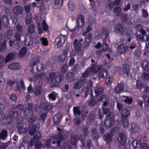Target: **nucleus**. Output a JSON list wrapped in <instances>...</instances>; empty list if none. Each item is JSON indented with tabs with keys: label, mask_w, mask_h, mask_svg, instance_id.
<instances>
[{
	"label": "nucleus",
	"mask_w": 149,
	"mask_h": 149,
	"mask_svg": "<svg viewBox=\"0 0 149 149\" xmlns=\"http://www.w3.org/2000/svg\"><path fill=\"white\" fill-rule=\"evenodd\" d=\"M130 111L127 108L122 109L121 111V119L123 126L127 128L129 125L128 117L130 116Z\"/></svg>",
	"instance_id": "obj_1"
},
{
	"label": "nucleus",
	"mask_w": 149,
	"mask_h": 149,
	"mask_svg": "<svg viewBox=\"0 0 149 149\" xmlns=\"http://www.w3.org/2000/svg\"><path fill=\"white\" fill-rule=\"evenodd\" d=\"M76 24V26L73 29H69V31L72 32L75 31L76 29L79 31L81 28L84 26L85 24V20L83 15L80 14H78L77 15Z\"/></svg>",
	"instance_id": "obj_2"
},
{
	"label": "nucleus",
	"mask_w": 149,
	"mask_h": 149,
	"mask_svg": "<svg viewBox=\"0 0 149 149\" xmlns=\"http://www.w3.org/2000/svg\"><path fill=\"white\" fill-rule=\"evenodd\" d=\"M91 67L90 68V70L91 72L93 74H96L99 70H100L102 65H99L97 62H95L93 59H91Z\"/></svg>",
	"instance_id": "obj_3"
},
{
	"label": "nucleus",
	"mask_w": 149,
	"mask_h": 149,
	"mask_svg": "<svg viewBox=\"0 0 149 149\" xmlns=\"http://www.w3.org/2000/svg\"><path fill=\"white\" fill-rule=\"evenodd\" d=\"M53 138L54 140L52 142L53 144H57L58 147L61 146L60 142L63 141V134L61 132H58L57 134H53Z\"/></svg>",
	"instance_id": "obj_4"
},
{
	"label": "nucleus",
	"mask_w": 149,
	"mask_h": 149,
	"mask_svg": "<svg viewBox=\"0 0 149 149\" xmlns=\"http://www.w3.org/2000/svg\"><path fill=\"white\" fill-rule=\"evenodd\" d=\"M42 27L41 26V25L40 22L37 23V27L38 29V32L39 34H41L43 32V31H47L48 29L49 26L47 24L45 21L44 20L42 21Z\"/></svg>",
	"instance_id": "obj_5"
},
{
	"label": "nucleus",
	"mask_w": 149,
	"mask_h": 149,
	"mask_svg": "<svg viewBox=\"0 0 149 149\" xmlns=\"http://www.w3.org/2000/svg\"><path fill=\"white\" fill-rule=\"evenodd\" d=\"M92 84L91 83H90L89 86H87L86 88L81 90V95L83 97H86L88 95L90 92H91L90 94L91 97L93 96V91L92 89Z\"/></svg>",
	"instance_id": "obj_6"
},
{
	"label": "nucleus",
	"mask_w": 149,
	"mask_h": 149,
	"mask_svg": "<svg viewBox=\"0 0 149 149\" xmlns=\"http://www.w3.org/2000/svg\"><path fill=\"white\" fill-rule=\"evenodd\" d=\"M66 40L65 36L61 34L58 36L56 40V43L58 48L62 47Z\"/></svg>",
	"instance_id": "obj_7"
},
{
	"label": "nucleus",
	"mask_w": 149,
	"mask_h": 149,
	"mask_svg": "<svg viewBox=\"0 0 149 149\" xmlns=\"http://www.w3.org/2000/svg\"><path fill=\"white\" fill-rule=\"evenodd\" d=\"M125 30L123 25L120 23L116 24L114 27V31L116 33L122 36L124 34Z\"/></svg>",
	"instance_id": "obj_8"
},
{
	"label": "nucleus",
	"mask_w": 149,
	"mask_h": 149,
	"mask_svg": "<svg viewBox=\"0 0 149 149\" xmlns=\"http://www.w3.org/2000/svg\"><path fill=\"white\" fill-rule=\"evenodd\" d=\"M106 117V119L104 122V126L108 127H111L114 123V116L113 115L110 116L109 115Z\"/></svg>",
	"instance_id": "obj_9"
},
{
	"label": "nucleus",
	"mask_w": 149,
	"mask_h": 149,
	"mask_svg": "<svg viewBox=\"0 0 149 149\" xmlns=\"http://www.w3.org/2000/svg\"><path fill=\"white\" fill-rule=\"evenodd\" d=\"M34 104L32 103H29L27 105V108L24 111V114L28 117L29 115H33V109Z\"/></svg>",
	"instance_id": "obj_10"
},
{
	"label": "nucleus",
	"mask_w": 149,
	"mask_h": 149,
	"mask_svg": "<svg viewBox=\"0 0 149 149\" xmlns=\"http://www.w3.org/2000/svg\"><path fill=\"white\" fill-rule=\"evenodd\" d=\"M39 59H38L36 61H34L31 63L30 66H33V67L31 70V73L33 74H36L38 72H39V67L38 65H36V64L39 61Z\"/></svg>",
	"instance_id": "obj_11"
},
{
	"label": "nucleus",
	"mask_w": 149,
	"mask_h": 149,
	"mask_svg": "<svg viewBox=\"0 0 149 149\" xmlns=\"http://www.w3.org/2000/svg\"><path fill=\"white\" fill-rule=\"evenodd\" d=\"M135 28L136 30H139L140 33L142 35L144 36H145L146 38V41H148V40L149 38L148 36L146 35V31L143 29V27L140 24H138L136 25Z\"/></svg>",
	"instance_id": "obj_12"
},
{
	"label": "nucleus",
	"mask_w": 149,
	"mask_h": 149,
	"mask_svg": "<svg viewBox=\"0 0 149 149\" xmlns=\"http://www.w3.org/2000/svg\"><path fill=\"white\" fill-rule=\"evenodd\" d=\"M92 39V35L91 33H89L85 38L84 41V46L86 47H88L91 42Z\"/></svg>",
	"instance_id": "obj_13"
},
{
	"label": "nucleus",
	"mask_w": 149,
	"mask_h": 149,
	"mask_svg": "<svg viewBox=\"0 0 149 149\" xmlns=\"http://www.w3.org/2000/svg\"><path fill=\"white\" fill-rule=\"evenodd\" d=\"M127 47L126 45L121 44L118 47L117 50L119 53L123 54L127 51Z\"/></svg>",
	"instance_id": "obj_14"
},
{
	"label": "nucleus",
	"mask_w": 149,
	"mask_h": 149,
	"mask_svg": "<svg viewBox=\"0 0 149 149\" xmlns=\"http://www.w3.org/2000/svg\"><path fill=\"white\" fill-rule=\"evenodd\" d=\"M98 72V78L101 79L103 78H105L107 77L108 74V72L104 68L102 70H99Z\"/></svg>",
	"instance_id": "obj_15"
},
{
	"label": "nucleus",
	"mask_w": 149,
	"mask_h": 149,
	"mask_svg": "<svg viewBox=\"0 0 149 149\" xmlns=\"http://www.w3.org/2000/svg\"><path fill=\"white\" fill-rule=\"evenodd\" d=\"M113 136V135L112 133L109 134L108 133L104 135L103 139L106 143H109L112 140Z\"/></svg>",
	"instance_id": "obj_16"
},
{
	"label": "nucleus",
	"mask_w": 149,
	"mask_h": 149,
	"mask_svg": "<svg viewBox=\"0 0 149 149\" xmlns=\"http://www.w3.org/2000/svg\"><path fill=\"white\" fill-rule=\"evenodd\" d=\"M10 116L13 119H16L18 115V112L13 107H12L9 112Z\"/></svg>",
	"instance_id": "obj_17"
},
{
	"label": "nucleus",
	"mask_w": 149,
	"mask_h": 149,
	"mask_svg": "<svg viewBox=\"0 0 149 149\" xmlns=\"http://www.w3.org/2000/svg\"><path fill=\"white\" fill-rule=\"evenodd\" d=\"M91 133L93 139L97 140L99 138V134L97 129L93 128L91 131Z\"/></svg>",
	"instance_id": "obj_18"
},
{
	"label": "nucleus",
	"mask_w": 149,
	"mask_h": 149,
	"mask_svg": "<svg viewBox=\"0 0 149 149\" xmlns=\"http://www.w3.org/2000/svg\"><path fill=\"white\" fill-rule=\"evenodd\" d=\"M75 76L72 72H68L66 74V79L68 82H71L75 79Z\"/></svg>",
	"instance_id": "obj_19"
},
{
	"label": "nucleus",
	"mask_w": 149,
	"mask_h": 149,
	"mask_svg": "<svg viewBox=\"0 0 149 149\" xmlns=\"http://www.w3.org/2000/svg\"><path fill=\"white\" fill-rule=\"evenodd\" d=\"M118 139L120 144L122 145H123L125 144L126 140L125 136L124 134L122 133L119 134Z\"/></svg>",
	"instance_id": "obj_20"
},
{
	"label": "nucleus",
	"mask_w": 149,
	"mask_h": 149,
	"mask_svg": "<svg viewBox=\"0 0 149 149\" xmlns=\"http://www.w3.org/2000/svg\"><path fill=\"white\" fill-rule=\"evenodd\" d=\"M37 129V127L35 124H32L29 126V134L32 135L35 133Z\"/></svg>",
	"instance_id": "obj_21"
},
{
	"label": "nucleus",
	"mask_w": 149,
	"mask_h": 149,
	"mask_svg": "<svg viewBox=\"0 0 149 149\" xmlns=\"http://www.w3.org/2000/svg\"><path fill=\"white\" fill-rule=\"evenodd\" d=\"M13 11L15 14L16 15H20L22 13L23 9L21 6H17L14 8Z\"/></svg>",
	"instance_id": "obj_22"
},
{
	"label": "nucleus",
	"mask_w": 149,
	"mask_h": 149,
	"mask_svg": "<svg viewBox=\"0 0 149 149\" xmlns=\"http://www.w3.org/2000/svg\"><path fill=\"white\" fill-rule=\"evenodd\" d=\"M102 33L101 34L102 38L103 39H106L109 34L108 29L105 27L102 28Z\"/></svg>",
	"instance_id": "obj_23"
},
{
	"label": "nucleus",
	"mask_w": 149,
	"mask_h": 149,
	"mask_svg": "<svg viewBox=\"0 0 149 149\" xmlns=\"http://www.w3.org/2000/svg\"><path fill=\"white\" fill-rule=\"evenodd\" d=\"M129 68V65L128 64L125 63L123 65V71L124 74H126L127 77L129 76V74L130 72Z\"/></svg>",
	"instance_id": "obj_24"
},
{
	"label": "nucleus",
	"mask_w": 149,
	"mask_h": 149,
	"mask_svg": "<svg viewBox=\"0 0 149 149\" xmlns=\"http://www.w3.org/2000/svg\"><path fill=\"white\" fill-rule=\"evenodd\" d=\"M27 52V49L26 47H23L19 51L18 56L20 57H24L26 54Z\"/></svg>",
	"instance_id": "obj_25"
},
{
	"label": "nucleus",
	"mask_w": 149,
	"mask_h": 149,
	"mask_svg": "<svg viewBox=\"0 0 149 149\" xmlns=\"http://www.w3.org/2000/svg\"><path fill=\"white\" fill-rule=\"evenodd\" d=\"M124 88V85L122 84H118L115 88V91L116 93H120L122 91Z\"/></svg>",
	"instance_id": "obj_26"
},
{
	"label": "nucleus",
	"mask_w": 149,
	"mask_h": 149,
	"mask_svg": "<svg viewBox=\"0 0 149 149\" xmlns=\"http://www.w3.org/2000/svg\"><path fill=\"white\" fill-rule=\"evenodd\" d=\"M88 100V103L89 106H94L96 104L97 102V100L94 98L93 95Z\"/></svg>",
	"instance_id": "obj_27"
},
{
	"label": "nucleus",
	"mask_w": 149,
	"mask_h": 149,
	"mask_svg": "<svg viewBox=\"0 0 149 149\" xmlns=\"http://www.w3.org/2000/svg\"><path fill=\"white\" fill-rule=\"evenodd\" d=\"M68 10H69L73 12L76 9V5L73 2L70 1L68 3Z\"/></svg>",
	"instance_id": "obj_28"
},
{
	"label": "nucleus",
	"mask_w": 149,
	"mask_h": 149,
	"mask_svg": "<svg viewBox=\"0 0 149 149\" xmlns=\"http://www.w3.org/2000/svg\"><path fill=\"white\" fill-rule=\"evenodd\" d=\"M131 130L134 133H137L139 130V127L137 124L134 123H132L131 125Z\"/></svg>",
	"instance_id": "obj_29"
},
{
	"label": "nucleus",
	"mask_w": 149,
	"mask_h": 149,
	"mask_svg": "<svg viewBox=\"0 0 149 149\" xmlns=\"http://www.w3.org/2000/svg\"><path fill=\"white\" fill-rule=\"evenodd\" d=\"M8 68L12 69H18L20 68V65L18 63H13L9 65Z\"/></svg>",
	"instance_id": "obj_30"
},
{
	"label": "nucleus",
	"mask_w": 149,
	"mask_h": 149,
	"mask_svg": "<svg viewBox=\"0 0 149 149\" xmlns=\"http://www.w3.org/2000/svg\"><path fill=\"white\" fill-rule=\"evenodd\" d=\"M8 132L6 130H3L0 133V139L3 140L7 137Z\"/></svg>",
	"instance_id": "obj_31"
},
{
	"label": "nucleus",
	"mask_w": 149,
	"mask_h": 149,
	"mask_svg": "<svg viewBox=\"0 0 149 149\" xmlns=\"http://www.w3.org/2000/svg\"><path fill=\"white\" fill-rule=\"evenodd\" d=\"M82 83L83 82L81 80H77L74 85V88L76 89H79L83 86Z\"/></svg>",
	"instance_id": "obj_32"
},
{
	"label": "nucleus",
	"mask_w": 149,
	"mask_h": 149,
	"mask_svg": "<svg viewBox=\"0 0 149 149\" xmlns=\"http://www.w3.org/2000/svg\"><path fill=\"white\" fill-rule=\"evenodd\" d=\"M63 75L61 74H58L54 78V81L56 83L59 84L63 80Z\"/></svg>",
	"instance_id": "obj_33"
},
{
	"label": "nucleus",
	"mask_w": 149,
	"mask_h": 149,
	"mask_svg": "<svg viewBox=\"0 0 149 149\" xmlns=\"http://www.w3.org/2000/svg\"><path fill=\"white\" fill-rule=\"evenodd\" d=\"M78 140V137L76 135L72 136L71 137V144L73 146L76 145Z\"/></svg>",
	"instance_id": "obj_34"
},
{
	"label": "nucleus",
	"mask_w": 149,
	"mask_h": 149,
	"mask_svg": "<svg viewBox=\"0 0 149 149\" xmlns=\"http://www.w3.org/2000/svg\"><path fill=\"white\" fill-rule=\"evenodd\" d=\"M135 87L137 89L141 90L144 88V84L143 83L137 80H136Z\"/></svg>",
	"instance_id": "obj_35"
},
{
	"label": "nucleus",
	"mask_w": 149,
	"mask_h": 149,
	"mask_svg": "<svg viewBox=\"0 0 149 149\" xmlns=\"http://www.w3.org/2000/svg\"><path fill=\"white\" fill-rule=\"evenodd\" d=\"M81 45V42L77 39H75L74 42V48L75 51H77L79 50Z\"/></svg>",
	"instance_id": "obj_36"
},
{
	"label": "nucleus",
	"mask_w": 149,
	"mask_h": 149,
	"mask_svg": "<svg viewBox=\"0 0 149 149\" xmlns=\"http://www.w3.org/2000/svg\"><path fill=\"white\" fill-rule=\"evenodd\" d=\"M102 87L97 88L94 90L95 93L96 97L101 95L103 92Z\"/></svg>",
	"instance_id": "obj_37"
},
{
	"label": "nucleus",
	"mask_w": 149,
	"mask_h": 149,
	"mask_svg": "<svg viewBox=\"0 0 149 149\" xmlns=\"http://www.w3.org/2000/svg\"><path fill=\"white\" fill-rule=\"evenodd\" d=\"M42 108L45 111H49L52 108V106L48 104L44 103L42 105Z\"/></svg>",
	"instance_id": "obj_38"
},
{
	"label": "nucleus",
	"mask_w": 149,
	"mask_h": 149,
	"mask_svg": "<svg viewBox=\"0 0 149 149\" xmlns=\"http://www.w3.org/2000/svg\"><path fill=\"white\" fill-rule=\"evenodd\" d=\"M82 132L83 135L86 137L89 133L88 127L87 126H84L82 127Z\"/></svg>",
	"instance_id": "obj_39"
},
{
	"label": "nucleus",
	"mask_w": 149,
	"mask_h": 149,
	"mask_svg": "<svg viewBox=\"0 0 149 149\" xmlns=\"http://www.w3.org/2000/svg\"><path fill=\"white\" fill-rule=\"evenodd\" d=\"M14 57V55L13 54H9L5 58V63H7L12 60Z\"/></svg>",
	"instance_id": "obj_40"
},
{
	"label": "nucleus",
	"mask_w": 149,
	"mask_h": 149,
	"mask_svg": "<svg viewBox=\"0 0 149 149\" xmlns=\"http://www.w3.org/2000/svg\"><path fill=\"white\" fill-rule=\"evenodd\" d=\"M142 66L145 71L147 72L149 70V63L148 62H143L142 64Z\"/></svg>",
	"instance_id": "obj_41"
},
{
	"label": "nucleus",
	"mask_w": 149,
	"mask_h": 149,
	"mask_svg": "<svg viewBox=\"0 0 149 149\" xmlns=\"http://www.w3.org/2000/svg\"><path fill=\"white\" fill-rule=\"evenodd\" d=\"M73 111L74 115L79 116L80 115L81 112L79 108L78 107H74L73 109Z\"/></svg>",
	"instance_id": "obj_42"
},
{
	"label": "nucleus",
	"mask_w": 149,
	"mask_h": 149,
	"mask_svg": "<svg viewBox=\"0 0 149 149\" xmlns=\"http://www.w3.org/2000/svg\"><path fill=\"white\" fill-rule=\"evenodd\" d=\"M18 132L20 133L25 134L27 132L28 130L25 128H24L22 126L17 127Z\"/></svg>",
	"instance_id": "obj_43"
},
{
	"label": "nucleus",
	"mask_w": 149,
	"mask_h": 149,
	"mask_svg": "<svg viewBox=\"0 0 149 149\" xmlns=\"http://www.w3.org/2000/svg\"><path fill=\"white\" fill-rule=\"evenodd\" d=\"M124 97L125 98L123 100L124 103L130 104L131 103L133 100V99L132 98H130L128 96H125Z\"/></svg>",
	"instance_id": "obj_44"
},
{
	"label": "nucleus",
	"mask_w": 149,
	"mask_h": 149,
	"mask_svg": "<svg viewBox=\"0 0 149 149\" xmlns=\"http://www.w3.org/2000/svg\"><path fill=\"white\" fill-rule=\"evenodd\" d=\"M121 8L118 6L116 7L114 9V12L116 15L117 16H118L120 15L121 13Z\"/></svg>",
	"instance_id": "obj_45"
},
{
	"label": "nucleus",
	"mask_w": 149,
	"mask_h": 149,
	"mask_svg": "<svg viewBox=\"0 0 149 149\" xmlns=\"http://www.w3.org/2000/svg\"><path fill=\"white\" fill-rule=\"evenodd\" d=\"M35 26L33 24L29 25L27 29V32L29 34H31L34 31Z\"/></svg>",
	"instance_id": "obj_46"
},
{
	"label": "nucleus",
	"mask_w": 149,
	"mask_h": 149,
	"mask_svg": "<svg viewBox=\"0 0 149 149\" xmlns=\"http://www.w3.org/2000/svg\"><path fill=\"white\" fill-rule=\"evenodd\" d=\"M119 16L120 17V19L122 22L123 23L126 22L127 19V15L124 13H122Z\"/></svg>",
	"instance_id": "obj_47"
},
{
	"label": "nucleus",
	"mask_w": 149,
	"mask_h": 149,
	"mask_svg": "<svg viewBox=\"0 0 149 149\" xmlns=\"http://www.w3.org/2000/svg\"><path fill=\"white\" fill-rule=\"evenodd\" d=\"M34 143V141L33 140H32L31 139H30L29 142L28 141H24V144L25 143L26 145V146L28 149L29 147H31L33 146Z\"/></svg>",
	"instance_id": "obj_48"
},
{
	"label": "nucleus",
	"mask_w": 149,
	"mask_h": 149,
	"mask_svg": "<svg viewBox=\"0 0 149 149\" xmlns=\"http://www.w3.org/2000/svg\"><path fill=\"white\" fill-rule=\"evenodd\" d=\"M56 76V73L55 72H52L50 73L49 74V78H47V80L49 81L50 80L52 82L55 78Z\"/></svg>",
	"instance_id": "obj_49"
},
{
	"label": "nucleus",
	"mask_w": 149,
	"mask_h": 149,
	"mask_svg": "<svg viewBox=\"0 0 149 149\" xmlns=\"http://www.w3.org/2000/svg\"><path fill=\"white\" fill-rule=\"evenodd\" d=\"M47 113H42L40 116L39 119L43 122L45 121L47 117Z\"/></svg>",
	"instance_id": "obj_50"
},
{
	"label": "nucleus",
	"mask_w": 149,
	"mask_h": 149,
	"mask_svg": "<svg viewBox=\"0 0 149 149\" xmlns=\"http://www.w3.org/2000/svg\"><path fill=\"white\" fill-rule=\"evenodd\" d=\"M34 145L36 149H39L42 147V143L39 140L34 141Z\"/></svg>",
	"instance_id": "obj_51"
},
{
	"label": "nucleus",
	"mask_w": 149,
	"mask_h": 149,
	"mask_svg": "<svg viewBox=\"0 0 149 149\" xmlns=\"http://www.w3.org/2000/svg\"><path fill=\"white\" fill-rule=\"evenodd\" d=\"M132 145L134 149H138L139 145L138 140H135L133 141Z\"/></svg>",
	"instance_id": "obj_52"
},
{
	"label": "nucleus",
	"mask_w": 149,
	"mask_h": 149,
	"mask_svg": "<svg viewBox=\"0 0 149 149\" xmlns=\"http://www.w3.org/2000/svg\"><path fill=\"white\" fill-rule=\"evenodd\" d=\"M13 119L10 116H7L5 120V123L6 124L10 125L13 122Z\"/></svg>",
	"instance_id": "obj_53"
},
{
	"label": "nucleus",
	"mask_w": 149,
	"mask_h": 149,
	"mask_svg": "<svg viewBox=\"0 0 149 149\" xmlns=\"http://www.w3.org/2000/svg\"><path fill=\"white\" fill-rule=\"evenodd\" d=\"M107 127H106L105 126H104V124H102V123L100 124V127L99 131L101 134H104L106 128Z\"/></svg>",
	"instance_id": "obj_54"
},
{
	"label": "nucleus",
	"mask_w": 149,
	"mask_h": 149,
	"mask_svg": "<svg viewBox=\"0 0 149 149\" xmlns=\"http://www.w3.org/2000/svg\"><path fill=\"white\" fill-rule=\"evenodd\" d=\"M102 111L103 114L106 115V117H107L109 115L111 116H113V115L111 113L109 109L107 108H104L103 109Z\"/></svg>",
	"instance_id": "obj_55"
},
{
	"label": "nucleus",
	"mask_w": 149,
	"mask_h": 149,
	"mask_svg": "<svg viewBox=\"0 0 149 149\" xmlns=\"http://www.w3.org/2000/svg\"><path fill=\"white\" fill-rule=\"evenodd\" d=\"M6 40H4L0 45V51L4 50L6 48Z\"/></svg>",
	"instance_id": "obj_56"
},
{
	"label": "nucleus",
	"mask_w": 149,
	"mask_h": 149,
	"mask_svg": "<svg viewBox=\"0 0 149 149\" xmlns=\"http://www.w3.org/2000/svg\"><path fill=\"white\" fill-rule=\"evenodd\" d=\"M90 72H91V71L90 69L87 68L82 74V77L83 78H86L88 77L90 74Z\"/></svg>",
	"instance_id": "obj_57"
},
{
	"label": "nucleus",
	"mask_w": 149,
	"mask_h": 149,
	"mask_svg": "<svg viewBox=\"0 0 149 149\" xmlns=\"http://www.w3.org/2000/svg\"><path fill=\"white\" fill-rule=\"evenodd\" d=\"M29 123H33L36 120V117L33 115H29Z\"/></svg>",
	"instance_id": "obj_58"
},
{
	"label": "nucleus",
	"mask_w": 149,
	"mask_h": 149,
	"mask_svg": "<svg viewBox=\"0 0 149 149\" xmlns=\"http://www.w3.org/2000/svg\"><path fill=\"white\" fill-rule=\"evenodd\" d=\"M10 98L11 100L13 101L15 103L17 102V97L13 93H11Z\"/></svg>",
	"instance_id": "obj_59"
},
{
	"label": "nucleus",
	"mask_w": 149,
	"mask_h": 149,
	"mask_svg": "<svg viewBox=\"0 0 149 149\" xmlns=\"http://www.w3.org/2000/svg\"><path fill=\"white\" fill-rule=\"evenodd\" d=\"M87 149H93L94 146L91 140H89L86 143Z\"/></svg>",
	"instance_id": "obj_60"
},
{
	"label": "nucleus",
	"mask_w": 149,
	"mask_h": 149,
	"mask_svg": "<svg viewBox=\"0 0 149 149\" xmlns=\"http://www.w3.org/2000/svg\"><path fill=\"white\" fill-rule=\"evenodd\" d=\"M13 107L18 111L19 110L21 111H23V106L21 104H19L17 105L15 107Z\"/></svg>",
	"instance_id": "obj_61"
},
{
	"label": "nucleus",
	"mask_w": 149,
	"mask_h": 149,
	"mask_svg": "<svg viewBox=\"0 0 149 149\" xmlns=\"http://www.w3.org/2000/svg\"><path fill=\"white\" fill-rule=\"evenodd\" d=\"M68 66L66 64L63 65L62 66L61 69V73H65L68 70Z\"/></svg>",
	"instance_id": "obj_62"
},
{
	"label": "nucleus",
	"mask_w": 149,
	"mask_h": 149,
	"mask_svg": "<svg viewBox=\"0 0 149 149\" xmlns=\"http://www.w3.org/2000/svg\"><path fill=\"white\" fill-rule=\"evenodd\" d=\"M41 40L42 44L45 46H47L48 45V42L47 39L44 37H42L40 38Z\"/></svg>",
	"instance_id": "obj_63"
},
{
	"label": "nucleus",
	"mask_w": 149,
	"mask_h": 149,
	"mask_svg": "<svg viewBox=\"0 0 149 149\" xmlns=\"http://www.w3.org/2000/svg\"><path fill=\"white\" fill-rule=\"evenodd\" d=\"M13 32V30L11 29H9L7 31L6 36L8 39H9L11 38Z\"/></svg>",
	"instance_id": "obj_64"
}]
</instances>
